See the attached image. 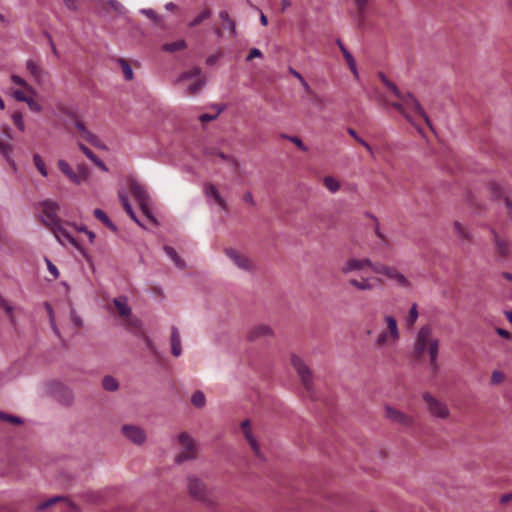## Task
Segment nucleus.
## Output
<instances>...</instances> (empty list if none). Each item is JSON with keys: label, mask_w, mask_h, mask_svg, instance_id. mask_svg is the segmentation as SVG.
<instances>
[{"label": "nucleus", "mask_w": 512, "mask_h": 512, "mask_svg": "<svg viewBox=\"0 0 512 512\" xmlns=\"http://www.w3.org/2000/svg\"><path fill=\"white\" fill-rule=\"evenodd\" d=\"M440 341L430 325L422 326L416 333L413 350L417 356H429V364L433 370L438 368Z\"/></svg>", "instance_id": "f257e3e1"}, {"label": "nucleus", "mask_w": 512, "mask_h": 512, "mask_svg": "<svg viewBox=\"0 0 512 512\" xmlns=\"http://www.w3.org/2000/svg\"><path fill=\"white\" fill-rule=\"evenodd\" d=\"M396 98L398 101L392 102L391 106L399 113H401L407 121L412 123V116L417 114L425 120L429 127H431V122L428 115L424 111L420 102L412 93L401 92L400 96H397Z\"/></svg>", "instance_id": "f03ea898"}, {"label": "nucleus", "mask_w": 512, "mask_h": 512, "mask_svg": "<svg viewBox=\"0 0 512 512\" xmlns=\"http://www.w3.org/2000/svg\"><path fill=\"white\" fill-rule=\"evenodd\" d=\"M383 321L386 328L376 336L375 345L378 348L395 346L401 338L398 322L393 315L389 314L384 315Z\"/></svg>", "instance_id": "7ed1b4c3"}, {"label": "nucleus", "mask_w": 512, "mask_h": 512, "mask_svg": "<svg viewBox=\"0 0 512 512\" xmlns=\"http://www.w3.org/2000/svg\"><path fill=\"white\" fill-rule=\"evenodd\" d=\"M423 400L426 404L429 415L438 420H447L450 417V409L447 404L430 393L423 394Z\"/></svg>", "instance_id": "20e7f679"}, {"label": "nucleus", "mask_w": 512, "mask_h": 512, "mask_svg": "<svg viewBox=\"0 0 512 512\" xmlns=\"http://www.w3.org/2000/svg\"><path fill=\"white\" fill-rule=\"evenodd\" d=\"M375 273L385 276L388 280L394 282V284L402 289H410L411 281L406 275L394 266L379 264L375 267Z\"/></svg>", "instance_id": "39448f33"}, {"label": "nucleus", "mask_w": 512, "mask_h": 512, "mask_svg": "<svg viewBox=\"0 0 512 512\" xmlns=\"http://www.w3.org/2000/svg\"><path fill=\"white\" fill-rule=\"evenodd\" d=\"M40 221L50 229L60 223V220L57 216L59 211V205L57 202L53 200H45L39 204Z\"/></svg>", "instance_id": "423d86ee"}, {"label": "nucleus", "mask_w": 512, "mask_h": 512, "mask_svg": "<svg viewBox=\"0 0 512 512\" xmlns=\"http://www.w3.org/2000/svg\"><path fill=\"white\" fill-rule=\"evenodd\" d=\"M187 488L192 498L203 503L210 502V492L205 484L195 476L187 479Z\"/></svg>", "instance_id": "0eeeda50"}, {"label": "nucleus", "mask_w": 512, "mask_h": 512, "mask_svg": "<svg viewBox=\"0 0 512 512\" xmlns=\"http://www.w3.org/2000/svg\"><path fill=\"white\" fill-rule=\"evenodd\" d=\"M178 441L182 446V451L177 454L175 461L181 464L194 459L196 457V445L194 440L187 433H181L178 436Z\"/></svg>", "instance_id": "6e6552de"}, {"label": "nucleus", "mask_w": 512, "mask_h": 512, "mask_svg": "<svg viewBox=\"0 0 512 512\" xmlns=\"http://www.w3.org/2000/svg\"><path fill=\"white\" fill-rule=\"evenodd\" d=\"M291 363L297 372L303 386L307 391H311L313 388V376L310 368L302 358L296 355L292 356Z\"/></svg>", "instance_id": "1a4fd4ad"}, {"label": "nucleus", "mask_w": 512, "mask_h": 512, "mask_svg": "<svg viewBox=\"0 0 512 512\" xmlns=\"http://www.w3.org/2000/svg\"><path fill=\"white\" fill-rule=\"evenodd\" d=\"M378 266L379 264L372 262L369 258H349L343 264L341 272L343 274H349L356 271H365L366 269L375 272V267Z\"/></svg>", "instance_id": "9d476101"}, {"label": "nucleus", "mask_w": 512, "mask_h": 512, "mask_svg": "<svg viewBox=\"0 0 512 512\" xmlns=\"http://www.w3.org/2000/svg\"><path fill=\"white\" fill-rule=\"evenodd\" d=\"M203 193L209 205H217L223 211L228 210V204L216 185L210 182L205 183Z\"/></svg>", "instance_id": "9b49d317"}, {"label": "nucleus", "mask_w": 512, "mask_h": 512, "mask_svg": "<svg viewBox=\"0 0 512 512\" xmlns=\"http://www.w3.org/2000/svg\"><path fill=\"white\" fill-rule=\"evenodd\" d=\"M385 417L389 421L404 427H410L413 424V418L411 416L391 406H385Z\"/></svg>", "instance_id": "f8f14e48"}, {"label": "nucleus", "mask_w": 512, "mask_h": 512, "mask_svg": "<svg viewBox=\"0 0 512 512\" xmlns=\"http://www.w3.org/2000/svg\"><path fill=\"white\" fill-rule=\"evenodd\" d=\"M121 431L129 441L136 445H141L146 441V433L139 426L123 425Z\"/></svg>", "instance_id": "ddd939ff"}, {"label": "nucleus", "mask_w": 512, "mask_h": 512, "mask_svg": "<svg viewBox=\"0 0 512 512\" xmlns=\"http://www.w3.org/2000/svg\"><path fill=\"white\" fill-rule=\"evenodd\" d=\"M241 430H242V433H243L245 439L249 443L252 451L254 452L255 456L260 459H263L264 458L263 453L261 451L260 445H259L256 437L254 436V434L252 432L249 420H244L241 423Z\"/></svg>", "instance_id": "4468645a"}, {"label": "nucleus", "mask_w": 512, "mask_h": 512, "mask_svg": "<svg viewBox=\"0 0 512 512\" xmlns=\"http://www.w3.org/2000/svg\"><path fill=\"white\" fill-rule=\"evenodd\" d=\"M75 127L76 129L81 133L82 137L87 141L89 142L90 144H92L93 146L97 147V148H100V149H103V150H106L107 147L105 146V144H103L101 142V140L99 139V137L90 132L86 126L84 125L83 122L81 121H76L75 122Z\"/></svg>", "instance_id": "2eb2a0df"}, {"label": "nucleus", "mask_w": 512, "mask_h": 512, "mask_svg": "<svg viewBox=\"0 0 512 512\" xmlns=\"http://www.w3.org/2000/svg\"><path fill=\"white\" fill-rule=\"evenodd\" d=\"M50 230L53 232L55 238L60 244H71L74 247L78 246L76 239L66 229L62 227L61 223L57 224Z\"/></svg>", "instance_id": "dca6fc26"}, {"label": "nucleus", "mask_w": 512, "mask_h": 512, "mask_svg": "<svg viewBox=\"0 0 512 512\" xmlns=\"http://www.w3.org/2000/svg\"><path fill=\"white\" fill-rule=\"evenodd\" d=\"M226 255L233 261V263L241 270L248 271L251 269V262L250 260L238 253L235 249H226Z\"/></svg>", "instance_id": "f3484780"}, {"label": "nucleus", "mask_w": 512, "mask_h": 512, "mask_svg": "<svg viewBox=\"0 0 512 512\" xmlns=\"http://www.w3.org/2000/svg\"><path fill=\"white\" fill-rule=\"evenodd\" d=\"M273 335V330L270 326L266 324H259L252 327L248 332V339L251 341H255L261 338H268Z\"/></svg>", "instance_id": "a211bd4d"}, {"label": "nucleus", "mask_w": 512, "mask_h": 512, "mask_svg": "<svg viewBox=\"0 0 512 512\" xmlns=\"http://www.w3.org/2000/svg\"><path fill=\"white\" fill-rule=\"evenodd\" d=\"M348 283L359 291H371L375 288L372 277H362L361 279L351 278Z\"/></svg>", "instance_id": "6ab92c4d"}, {"label": "nucleus", "mask_w": 512, "mask_h": 512, "mask_svg": "<svg viewBox=\"0 0 512 512\" xmlns=\"http://www.w3.org/2000/svg\"><path fill=\"white\" fill-rule=\"evenodd\" d=\"M207 154L211 157L219 158L223 162L227 163L233 170L238 169V166H239L238 160L232 155L225 154L222 151H219L217 149H212V150L208 151Z\"/></svg>", "instance_id": "aec40b11"}, {"label": "nucleus", "mask_w": 512, "mask_h": 512, "mask_svg": "<svg viewBox=\"0 0 512 512\" xmlns=\"http://www.w3.org/2000/svg\"><path fill=\"white\" fill-rule=\"evenodd\" d=\"M59 169L75 184L80 185L83 182V175L78 176L65 160L58 161Z\"/></svg>", "instance_id": "412c9836"}, {"label": "nucleus", "mask_w": 512, "mask_h": 512, "mask_svg": "<svg viewBox=\"0 0 512 512\" xmlns=\"http://www.w3.org/2000/svg\"><path fill=\"white\" fill-rule=\"evenodd\" d=\"M170 342L172 354L175 357H179L182 353L181 337L178 328L175 326L171 328Z\"/></svg>", "instance_id": "4be33fe9"}, {"label": "nucleus", "mask_w": 512, "mask_h": 512, "mask_svg": "<svg viewBox=\"0 0 512 512\" xmlns=\"http://www.w3.org/2000/svg\"><path fill=\"white\" fill-rule=\"evenodd\" d=\"M130 188L133 196L135 197L139 204L149 201V196L147 195L145 187L141 185L139 182L132 181Z\"/></svg>", "instance_id": "5701e85b"}, {"label": "nucleus", "mask_w": 512, "mask_h": 512, "mask_svg": "<svg viewBox=\"0 0 512 512\" xmlns=\"http://www.w3.org/2000/svg\"><path fill=\"white\" fill-rule=\"evenodd\" d=\"M78 147L85 154V156L90 159L98 168L104 172H108V167L105 165V163L100 160L88 147L82 143H78Z\"/></svg>", "instance_id": "b1692460"}, {"label": "nucleus", "mask_w": 512, "mask_h": 512, "mask_svg": "<svg viewBox=\"0 0 512 512\" xmlns=\"http://www.w3.org/2000/svg\"><path fill=\"white\" fill-rule=\"evenodd\" d=\"M493 234L494 244L496 246L497 253L503 257L509 253V245L507 241L501 238L494 230H491Z\"/></svg>", "instance_id": "393cba45"}, {"label": "nucleus", "mask_w": 512, "mask_h": 512, "mask_svg": "<svg viewBox=\"0 0 512 512\" xmlns=\"http://www.w3.org/2000/svg\"><path fill=\"white\" fill-rule=\"evenodd\" d=\"M337 44L349 66V68L351 69V71L353 72V74L357 77L358 76V71H357V65H356V61L354 59V57L352 56V54L346 49V47L343 45V43L340 41V40H337Z\"/></svg>", "instance_id": "a878e982"}, {"label": "nucleus", "mask_w": 512, "mask_h": 512, "mask_svg": "<svg viewBox=\"0 0 512 512\" xmlns=\"http://www.w3.org/2000/svg\"><path fill=\"white\" fill-rule=\"evenodd\" d=\"M113 302L121 316H124V317L130 316L131 308L128 305V301H127L126 297H124V296L117 297L114 299Z\"/></svg>", "instance_id": "bb28decb"}, {"label": "nucleus", "mask_w": 512, "mask_h": 512, "mask_svg": "<svg viewBox=\"0 0 512 512\" xmlns=\"http://www.w3.org/2000/svg\"><path fill=\"white\" fill-rule=\"evenodd\" d=\"M164 251L167 256L174 262L175 266L183 269L185 268V262L178 256L177 252L173 247L164 246Z\"/></svg>", "instance_id": "cd10ccee"}, {"label": "nucleus", "mask_w": 512, "mask_h": 512, "mask_svg": "<svg viewBox=\"0 0 512 512\" xmlns=\"http://www.w3.org/2000/svg\"><path fill=\"white\" fill-rule=\"evenodd\" d=\"M323 185L331 193H337L340 190V182L333 176H325L323 178Z\"/></svg>", "instance_id": "c85d7f7f"}, {"label": "nucleus", "mask_w": 512, "mask_h": 512, "mask_svg": "<svg viewBox=\"0 0 512 512\" xmlns=\"http://www.w3.org/2000/svg\"><path fill=\"white\" fill-rule=\"evenodd\" d=\"M26 68L29 73L35 78V80L40 81L42 77V70L34 60L30 59L26 62Z\"/></svg>", "instance_id": "c756f323"}, {"label": "nucleus", "mask_w": 512, "mask_h": 512, "mask_svg": "<svg viewBox=\"0 0 512 512\" xmlns=\"http://www.w3.org/2000/svg\"><path fill=\"white\" fill-rule=\"evenodd\" d=\"M453 227H454V231L458 238H460L462 240L470 239L471 235H470L469 230L465 226H463L460 222H458V221L454 222Z\"/></svg>", "instance_id": "7c9ffc66"}, {"label": "nucleus", "mask_w": 512, "mask_h": 512, "mask_svg": "<svg viewBox=\"0 0 512 512\" xmlns=\"http://www.w3.org/2000/svg\"><path fill=\"white\" fill-rule=\"evenodd\" d=\"M33 162H34V165H35L36 169L38 170V172L43 177H47L48 176V170L46 168V165H45V162H44L43 158L39 154H34L33 155Z\"/></svg>", "instance_id": "2f4dec72"}, {"label": "nucleus", "mask_w": 512, "mask_h": 512, "mask_svg": "<svg viewBox=\"0 0 512 512\" xmlns=\"http://www.w3.org/2000/svg\"><path fill=\"white\" fill-rule=\"evenodd\" d=\"M186 48V42L184 40H177L172 43H166L162 46V49L166 52H175Z\"/></svg>", "instance_id": "473e14b6"}, {"label": "nucleus", "mask_w": 512, "mask_h": 512, "mask_svg": "<svg viewBox=\"0 0 512 512\" xmlns=\"http://www.w3.org/2000/svg\"><path fill=\"white\" fill-rule=\"evenodd\" d=\"M58 501H65L67 502L68 504H71L70 501L67 499V498H64V497H61V496H55V497H52L44 502H41L38 506H37V509L39 511H43L47 508H49L50 506L54 505L56 502Z\"/></svg>", "instance_id": "72a5a7b5"}, {"label": "nucleus", "mask_w": 512, "mask_h": 512, "mask_svg": "<svg viewBox=\"0 0 512 512\" xmlns=\"http://www.w3.org/2000/svg\"><path fill=\"white\" fill-rule=\"evenodd\" d=\"M192 404L197 408H203L206 404V398L202 391H196L191 398Z\"/></svg>", "instance_id": "f704fd0d"}, {"label": "nucleus", "mask_w": 512, "mask_h": 512, "mask_svg": "<svg viewBox=\"0 0 512 512\" xmlns=\"http://www.w3.org/2000/svg\"><path fill=\"white\" fill-rule=\"evenodd\" d=\"M419 313H418V306L416 303L412 304L410 307L409 313L406 317V324L408 326H413L417 319H418Z\"/></svg>", "instance_id": "c9c22d12"}, {"label": "nucleus", "mask_w": 512, "mask_h": 512, "mask_svg": "<svg viewBox=\"0 0 512 512\" xmlns=\"http://www.w3.org/2000/svg\"><path fill=\"white\" fill-rule=\"evenodd\" d=\"M102 385L104 389L107 391H116L119 386L117 380L111 376L104 377Z\"/></svg>", "instance_id": "e433bc0d"}, {"label": "nucleus", "mask_w": 512, "mask_h": 512, "mask_svg": "<svg viewBox=\"0 0 512 512\" xmlns=\"http://www.w3.org/2000/svg\"><path fill=\"white\" fill-rule=\"evenodd\" d=\"M379 76L383 84L392 92L395 97L400 96L401 91L393 82H391L383 73H380Z\"/></svg>", "instance_id": "4c0bfd02"}, {"label": "nucleus", "mask_w": 512, "mask_h": 512, "mask_svg": "<svg viewBox=\"0 0 512 512\" xmlns=\"http://www.w3.org/2000/svg\"><path fill=\"white\" fill-rule=\"evenodd\" d=\"M0 307L4 309L7 313L10 322L15 325V317L13 314V306L10 305L1 295H0Z\"/></svg>", "instance_id": "58836bf2"}, {"label": "nucleus", "mask_w": 512, "mask_h": 512, "mask_svg": "<svg viewBox=\"0 0 512 512\" xmlns=\"http://www.w3.org/2000/svg\"><path fill=\"white\" fill-rule=\"evenodd\" d=\"M45 308L48 312V315H49V320H50V324H51V327L54 331V333L60 337V331L55 323V317H54V312H53V308L52 306L49 304V303H45Z\"/></svg>", "instance_id": "ea45409f"}, {"label": "nucleus", "mask_w": 512, "mask_h": 512, "mask_svg": "<svg viewBox=\"0 0 512 512\" xmlns=\"http://www.w3.org/2000/svg\"><path fill=\"white\" fill-rule=\"evenodd\" d=\"M211 16V12L209 10L202 11L196 18H194L190 23V27H195L202 23L204 20L208 19Z\"/></svg>", "instance_id": "a19ab883"}, {"label": "nucleus", "mask_w": 512, "mask_h": 512, "mask_svg": "<svg viewBox=\"0 0 512 512\" xmlns=\"http://www.w3.org/2000/svg\"><path fill=\"white\" fill-rule=\"evenodd\" d=\"M150 201L140 203L139 206L141 208V211L143 214L154 224H157L156 218L153 216L150 207H149Z\"/></svg>", "instance_id": "79ce46f5"}, {"label": "nucleus", "mask_w": 512, "mask_h": 512, "mask_svg": "<svg viewBox=\"0 0 512 512\" xmlns=\"http://www.w3.org/2000/svg\"><path fill=\"white\" fill-rule=\"evenodd\" d=\"M119 63L122 67L125 79L128 81L132 80L133 71H132V68L130 67V65L127 63V61H125L124 59H120Z\"/></svg>", "instance_id": "37998d69"}, {"label": "nucleus", "mask_w": 512, "mask_h": 512, "mask_svg": "<svg viewBox=\"0 0 512 512\" xmlns=\"http://www.w3.org/2000/svg\"><path fill=\"white\" fill-rule=\"evenodd\" d=\"M12 119L16 127L21 131H25V124L21 113L17 112L12 115Z\"/></svg>", "instance_id": "c03bdc74"}, {"label": "nucleus", "mask_w": 512, "mask_h": 512, "mask_svg": "<svg viewBox=\"0 0 512 512\" xmlns=\"http://www.w3.org/2000/svg\"><path fill=\"white\" fill-rule=\"evenodd\" d=\"M504 379H505V376L501 371L495 370L492 372L491 383L493 385L502 383L504 381Z\"/></svg>", "instance_id": "a18cd8bd"}, {"label": "nucleus", "mask_w": 512, "mask_h": 512, "mask_svg": "<svg viewBox=\"0 0 512 512\" xmlns=\"http://www.w3.org/2000/svg\"><path fill=\"white\" fill-rule=\"evenodd\" d=\"M488 189H489L491 195L495 198H497L501 195L502 189H501L500 185L495 182L489 183Z\"/></svg>", "instance_id": "49530a36"}, {"label": "nucleus", "mask_w": 512, "mask_h": 512, "mask_svg": "<svg viewBox=\"0 0 512 512\" xmlns=\"http://www.w3.org/2000/svg\"><path fill=\"white\" fill-rule=\"evenodd\" d=\"M203 84H204L203 81H198L197 83L188 86L185 91V94L186 95H194V94L198 93V91L202 88Z\"/></svg>", "instance_id": "de8ad7c7"}, {"label": "nucleus", "mask_w": 512, "mask_h": 512, "mask_svg": "<svg viewBox=\"0 0 512 512\" xmlns=\"http://www.w3.org/2000/svg\"><path fill=\"white\" fill-rule=\"evenodd\" d=\"M354 3L357 6L358 12L361 15L366 13L368 9L369 0H354Z\"/></svg>", "instance_id": "09e8293b"}, {"label": "nucleus", "mask_w": 512, "mask_h": 512, "mask_svg": "<svg viewBox=\"0 0 512 512\" xmlns=\"http://www.w3.org/2000/svg\"><path fill=\"white\" fill-rule=\"evenodd\" d=\"M0 419L3 421H8L15 424H21L22 420L19 417L8 415L4 412L0 411Z\"/></svg>", "instance_id": "8fccbe9b"}, {"label": "nucleus", "mask_w": 512, "mask_h": 512, "mask_svg": "<svg viewBox=\"0 0 512 512\" xmlns=\"http://www.w3.org/2000/svg\"><path fill=\"white\" fill-rule=\"evenodd\" d=\"M25 103L28 105L31 111L33 112H40L42 110V107L39 103H37L33 98L28 97L27 101Z\"/></svg>", "instance_id": "3c124183"}, {"label": "nucleus", "mask_w": 512, "mask_h": 512, "mask_svg": "<svg viewBox=\"0 0 512 512\" xmlns=\"http://www.w3.org/2000/svg\"><path fill=\"white\" fill-rule=\"evenodd\" d=\"M45 262H46L48 271L53 275L54 279H57L59 277V271H58L57 267L48 258H45Z\"/></svg>", "instance_id": "603ef678"}, {"label": "nucleus", "mask_w": 512, "mask_h": 512, "mask_svg": "<svg viewBox=\"0 0 512 512\" xmlns=\"http://www.w3.org/2000/svg\"><path fill=\"white\" fill-rule=\"evenodd\" d=\"M219 16L228 28H235L234 23L230 20L229 15L226 11H221L219 13Z\"/></svg>", "instance_id": "864d4df0"}, {"label": "nucleus", "mask_w": 512, "mask_h": 512, "mask_svg": "<svg viewBox=\"0 0 512 512\" xmlns=\"http://www.w3.org/2000/svg\"><path fill=\"white\" fill-rule=\"evenodd\" d=\"M11 80L13 83H15L17 85L23 86L28 90H32V88L27 84V82L18 75H12Z\"/></svg>", "instance_id": "5fc2aeb1"}, {"label": "nucleus", "mask_w": 512, "mask_h": 512, "mask_svg": "<svg viewBox=\"0 0 512 512\" xmlns=\"http://www.w3.org/2000/svg\"><path fill=\"white\" fill-rule=\"evenodd\" d=\"M221 111H222L221 109H218V111L215 114H213V115H211V114H202L199 117V119H200L201 122H208V121L215 120L219 116Z\"/></svg>", "instance_id": "6e6d98bb"}, {"label": "nucleus", "mask_w": 512, "mask_h": 512, "mask_svg": "<svg viewBox=\"0 0 512 512\" xmlns=\"http://www.w3.org/2000/svg\"><path fill=\"white\" fill-rule=\"evenodd\" d=\"M262 52L258 48H252L246 57V61H251L253 58H261Z\"/></svg>", "instance_id": "4d7b16f0"}, {"label": "nucleus", "mask_w": 512, "mask_h": 512, "mask_svg": "<svg viewBox=\"0 0 512 512\" xmlns=\"http://www.w3.org/2000/svg\"><path fill=\"white\" fill-rule=\"evenodd\" d=\"M94 216L99 219L101 222H103L104 224L106 222H108L109 218L108 216L105 214L104 211H102L101 209H95L94 210Z\"/></svg>", "instance_id": "13d9d810"}, {"label": "nucleus", "mask_w": 512, "mask_h": 512, "mask_svg": "<svg viewBox=\"0 0 512 512\" xmlns=\"http://www.w3.org/2000/svg\"><path fill=\"white\" fill-rule=\"evenodd\" d=\"M292 143H294L298 148H300L302 151H306L307 150V147L304 145V143L302 142V140L298 137H289L288 138Z\"/></svg>", "instance_id": "bf43d9fd"}, {"label": "nucleus", "mask_w": 512, "mask_h": 512, "mask_svg": "<svg viewBox=\"0 0 512 512\" xmlns=\"http://www.w3.org/2000/svg\"><path fill=\"white\" fill-rule=\"evenodd\" d=\"M119 197H120V200H121V202H122V205H123L124 210H125L126 212H127V211H130V212H131V208H132V207H131V205H130V203H129V200H128L127 195H125V194H120V195H119Z\"/></svg>", "instance_id": "052dcab7"}, {"label": "nucleus", "mask_w": 512, "mask_h": 512, "mask_svg": "<svg viewBox=\"0 0 512 512\" xmlns=\"http://www.w3.org/2000/svg\"><path fill=\"white\" fill-rule=\"evenodd\" d=\"M201 73V70L199 68H194L192 70V72L190 73H183L180 77H179V80H185L187 78H190L192 76H199Z\"/></svg>", "instance_id": "680f3d73"}, {"label": "nucleus", "mask_w": 512, "mask_h": 512, "mask_svg": "<svg viewBox=\"0 0 512 512\" xmlns=\"http://www.w3.org/2000/svg\"><path fill=\"white\" fill-rule=\"evenodd\" d=\"M71 319H72L73 323L75 324V326H77V327L83 326V321H82L81 317L79 315H77V313L74 310H72V312H71Z\"/></svg>", "instance_id": "e2e57ef3"}, {"label": "nucleus", "mask_w": 512, "mask_h": 512, "mask_svg": "<svg viewBox=\"0 0 512 512\" xmlns=\"http://www.w3.org/2000/svg\"><path fill=\"white\" fill-rule=\"evenodd\" d=\"M13 97L18 100V101H21V102H25L27 101V96L20 90H16L13 92Z\"/></svg>", "instance_id": "0e129e2a"}, {"label": "nucleus", "mask_w": 512, "mask_h": 512, "mask_svg": "<svg viewBox=\"0 0 512 512\" xmlns=\"http://www.w3.org/2000/svg\"><path fill=\"white\" fill-rule=\"evenodd\" d=\"M243 200L250 204L251 206H254L255 205V201H254V198H253V195L251 192L247 191L243 194Z\"/></svg>", "instance_id": "69168bd1"}, {"label": "nucleus", "mask_w": 512, "mask_h": 512, "mask_svg": "<svg viewBox=\"0 0 512 512\" xmlns=\"http://www.w3.org/2000/svg\"><path fill=\"white\" fill-rule=\"evenodd\" d=\"M65 6L70 10H76L77 9V0H63Z\"/></svg>", "instance_id": "338daca9"}, {"label": "nucleus", "mask_w": 512, "mask_h": 512, "mask_svg": "<svg viewBox=\"0 0 512 512\" xmlns=\"http://www.w3.org/2000/svg\"><path fill=\"white\" fill-rule=\"evenodd\" d=\"M78 176H82L83 175V182L88 178V170L84 167V166H81L79 165L78 166Z\"/></svg>", "instance_id": "774afa93"}]
</instances>
